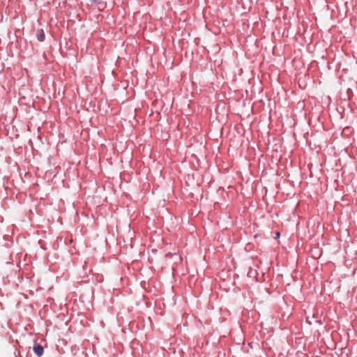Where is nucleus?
Returning <instances> with one entry per match:
<instances>
[{"label": "nucleus", "mask_w": 357, "mask_h": 357, "mask_svg": "<svg viewBox=\"0 0 357 357\" xmlns=\"http://www.w3.org/2000/svg\"><path fill=\"white\" fill-rule=\"evenodd\" d=\"M33 349L34 353L38 356H41L43 354V351H44L43 347L40 344L35 345L33 347Z\"/></svg>", "instance_id": "nucleus-1"}, {"label": "nucleus", "mask_w": 357, "mask_h": 357, "mask_svg": "<svg viewBox=\"0 0 357 357\" xmlns=\"http://www.w3.org/2000/svg\"><path fill=\"white\" fill-rule=\"evenodd\" d=\"M37 38L40 42H43L45 40V33L43 29H39L36 34Z\"/></svg>", "instance_id": "nucleus-2"}, {"label": "nucleus", "mask_w": 357, "mask_h": 357, "mask_svg": "<svg viewBox=\"0 0 357 357\" xmlns=\"http://www.w3.org/2000/svg\"><path fill=\"white\" fill-rule=\"evenodd\" d=\"M280 237V233L279 232H277L276 233V236L275 237V239L278 238Z\"/></svg>", "instance_id": "nucleus-3"}]
</instances>
